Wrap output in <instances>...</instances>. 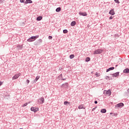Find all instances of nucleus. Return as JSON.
<instances>
[{
    "instance_id": "36",
    "label": "nucleus",
    "mask_w": 129,
    "mask_h": 129,
    "mask_svg": "<svg viewBox=\"0 0 129 129\" xmlns=\"http://www.w3.org/2000/svg\"><path fill=\"white\" fill-rule=\"evenodd\" d=\"M97 103H98V102H97V101H94V104H97Z\"/></svg>"
},
{
    "instance_id": "2",
    "label": "nucleus",
    "mask_w": 129,
    "mask_h": 129,
    "mask_svg": "<svg viewBox=\"0 0 129 129\" xmlns=\"http://www.w3.org/2000/svg\"><path fill=\"white\" fill-rule=\"evenodd\" d=\"M103 51V50L98 49L94 51V55L101 54V53H102Z\"/></svg>"
},
{
    "instance_id": "32",
    "label": "nucleus",
    "mask_w": 129,
    "mask_h": 129,
    "mask_svg": "<svg viewBox=\"0 0 129 129\" xmlns=\"http://www.w3.org/2000/svg\"><path fill=\"white\" fill-rule=\"evenodd\" d=\"M53 38V37H52V36H48V39H49V40H51Z\"/></svg>"
},
{
    "instance_id": "1",
    "label": "nucleus",
    "mask_w": 129,
    "mask_h": 129,
    "mask_svg": "<svg viewBox=\"0 0 129 129\" xmlns=\"http://www.w3.org/2000/svg\"><path fill=\"white\" fill-rule=\"evenodd\" d=\"M38 38H39V35L31 36L30 38L27 39V42H34V41H36V39H38Z\"/></svg>"
},
{
    "instance_id": "18",
    "label": "nucleus",
    "mask_w": 129,
    "mask_h": 129,
    "mask_svg": "<svg viewBox=\"0 0 129 129\" xmlns=\"http://www.w3.org/2000/svg\"><path fill=\"white\" fill-rule=\"evenodd\" d=\"M55 11L56 12V13H59V12H61V8L58 7V8H56L55 10Z\"/></svg>"
},
{
    "instance_id": "26",
    "label": "nucleus",
    "mask_w": 129,
    "mask_h": 129,
    "mask_svg": "<svg viewBox=\"0 0 129 129\" xmlns=\"http://www.w3.org/2000/svg\"><path fill=\"white\" fill-rule=\"evenodd\" d=\"M105 79H106V80H110V77H109V76H106Z\"/></svg>"
},
{
    "instance_id": "12",
    "label": "nucleus",
    "mask_w": 129,
    "mask_h": 129,
    "mask_svg": "<svg viewBox=\"0 0 129 129\" xmlns=\"http://www.w3.org/2000/svg\"><path fill=\"white\" fill-rule=\"evenodd\" d=\"M123 73H125L126 74H127V73H129V69L128 68H126V69H124L123 71Z\"/></svg>"
},
{
    "instance_id": "34",
    "label": "nucleus",
    "mask_w": 129,
    "mask_h": 129,
    "mask_svg": "<svg viewBox=\"0 0 129 129\" xmlns=\"http://www.w3.org/2000/svg\"><path fill=\"white\" fill-rule=\"evenodd\" d=\"M20 3H25V0H20Z\"/></svg>"
},
{
    "instance_id": "39",
    "label": "nucleus",
    "mask_w": 129,
    "mask_h": 129,
    "mask_svg": "<svg viewBox=\"0 0 129 129\" xmlns=\"http://www.w3.org/2000/svg\"><path fill=\"white\" fill-rule=\"evenodd\" d=\"M127 93H128V96H129V89H128L127 90Z\"/></svg>"
},
{
    "instance_id": "27",
    "label": "nucleus",
    "mask_w": 129,
    "mask_h": 129,
    "mask_svg": "<svg viewBox=\"0 0 129 129\" xmlns=\"http://www.w3.org/2000/svg\"><path fill=\"white\" fill-rule=\"evenodd\" d=\"M70 103V102H68V101H64V105H66L67 104H69Z\"/></svg>"
},
{
    "instance_id": "38",
    "label": "nucleus",
    "mask_w": 129,
    "mask_h": 129,
    "mask_svg": "<svg viewBox=\"0 0 129 129\" xmlns=\"http://www.w3.org/2000/svg\"><path fill=\"white\" fill-rule=\"evenodd\" d=\"M3 85V82L0 81V86H2Z\"/></svg>"
},
{
    "instance_id": "5",
    "label": "nucleus",
    "mask_w": 129,
    "mask_h": 129,
    "mask_svg": "<svg viewBox=\"0 0 129 129\" xmlns=\"http://www.w3.org/2000/svg\"><path fill=\"white\" fill-rule=\"evenodd\" d=\"M68 86H69L68 83H65L64 84H62L61 85V87L62 88H68Z\"/></svg>"
},
{
    "instance_id": "44",
    "label": "nucleus",
    "mask_w": 129,
    "mask_h": 129,
    "mask_svg": "<svg viewBox=\"0 0 129 129\" xmlns=\"http://www.w3.org/2000/svg\"><path fill=\"white\" fill-rule=\"evenodd\" d=\"M96 75H97V74H96Z\"/></svg>"
},
{
    "instance_id": "13",
    "label": "nucleus",
    "mask_w": 129,
    "mask_h": 129,
    "mask_svg": "<svg viewBox=\"0 0 129 129\" xmlns=\"http://www.w3.org/2000/svg\"><path fill=\"white\" fill-rule=\"evenodd\" d=\"M111 70H114V67H111L106 70V72H109V71H111Z\"/></svg>"
},
{
    "instance_id": "3",
    "label": "nucleus",
    "mask_w": 129,
    "mask_h": 129,
    "mask_svg": "<svg viewBox=\"0 0 129 129\" xmlns=\"http://www.w3.org/2000/svg\"><path fill=\"white\" fill-rule=\"evenodd\" d=\"M20 76H21V73H19L13 76L12 78V80H16V79H18V77H20Z\"/></svg>"
},
{
    "instance_id": "8",
    "label": "nucleus",
    "mask_w": 129,
    "mask_h": 129,
    "mask_svg": "<svg viewBox=\"0 0 129 129\" xmlns=\"http://www.w3.org/2000/svg\"><path fill=\"white\" fill-rule=\"evenodd\" d=\"M104 93H106L107 95H108V96H110L111 95V91H110V90H108V91L104 90Z\"/></svg>"
},
{
    "instance_id": "7",
    "label": "nucleus",
    "mask_w": 129,
    "mask_h": 129,
    "mask_svg": "<svg viewBox=\"0 0 129 129\" xmlns=\"http://www.w3.org/2000/svg\"><path fill=\"white\" fill-rule=\"evenodd\" d=\"M124 104L123 103H119L115 105V107H123Z\"/></svg>"
},
{
    "instance_id": "20",
    "label": "nucleus",
    "mask_w": 129,
    "mask_h": 129,
    "mask_svg": "<svg viewBox=\"0 0 129 129\" xmlns=\"http://www.w3.org/2000/svg\"><path fill=\"white\" fill-rule=\"evenodd\" d=\"M42 19H43V17L39 16L37 18L36 20L37 21H41Z\"/></svg>"
},
{
    "instance_id": "33",
    "label": "nucleus",
    "mask_w": 129,
    "mask_h": 129,
    "mask_svg": "<svg viewBox=\"0 0 129 129\" xmlns=\"http://www.w3.org/2000/svg\"><path fill=\"white\" fill-rule=\"evenodd\" d=\"M26 82H27V84H29L30 83V80H27Z\"/></svg>"
},
{
    "instance_id": "11",
    "label": "nucleus",
    "mask_w": 129,
    "mask_h": 129,
    "mask_svg": "<svg viewBox=\"0 0 129 129\" xmlns=\"http://www.w3.org/2000/svg\"><path fill=\"white\" fill-rule=\"evenodd\" d=\"M113 77H117V76H119V72L115 73L112 74Z\"/></svg>"
},
{
    "instance_id": "17",
    "label": "nucleus",
    "mask_w": 129,
    "mask_h": 129,
    "mask_svg": "<svg viewBox=\"0 0 129 129\" xmlns=\"http://www.w3.org/2000/svg\"><path fill=\"white\" fill-rule=\"evenodd\" d=\"M78 108L79 109H85V107H83V105H79Z\"/></svg>"
},
{
    "instance_id": "37",
    "label": "nucleus",
    "mask_w": 129,
    "mask_h": 129,
    "mask_svg": "<svg viewBox=\"0 0 129 129\" xmlns=\"http://www.w3.org/2000/svg\"><path fill=\"white\" fill-rule=\"evenodd\" d=\"M61 80H63V81L66 80V79H63V78L61 79Z\"/></svg>"
},
{
    "instance_id": "45",
    "label": "nucleus",
    "mask_w": 129,
    "mask_h": 129,
    "mask_svg": "<svg viewBox=\"0 0 129 129\" xmlns=\"http://www.w3.org/2000/svg\"><path fill=\"white\" fill-rule=\"evenodd\" d=\"M96 75H97V74H96Z\"/></svg>"
},
{
    "instance_id": "21",
    "label": "nucleus",
    "mask_w": 129,
    "mask_h": 129,
    "mask_svg": "<svg viewBox=\"0 0 129 129\" xmlns=\"http://www.w3.org/2000/svg\"><path fill=\"white\" fill-rule=\"evenodd\" d=\"M62 78H63V76L62 75V74H60L59 76H58V79H59V80H61Z\"/></svg>"
},
{
    "instance_id": "24",
    "label": "nucleus",
    "mask_w": 129,
    "mask_h": 129,
    "mask_svg": "<svg viewBox=\"0 0 129 129\" xmlns=\"http://www.w3.org/2000/svg\"><path fill=\"white\" fill-rule=\"evenodd\" d=\"M63 34H67V33H68V30H67V29H64L63 30Z\"/></svg>"
},
{
    "instance_id": "29",
    "label": "nucleus",
    "mask_w": 129,
    "mask_h": 129,
    "mask_svg": "<svg viewBox=\"0 0 129 129\" xmlns=\"http://www.w3.org/2000/svg\"><path fill=\"white\" fill-rule=\"evenodd\" d=\"M115 3H116V4H119V1L118 0H114Z\"/></svg>"
},
{
    "instance_id": "14",
    "label": "nucleus",
    "mask_w": 129,
    "mask_h": 129,
    "mask_svg": "<svg viewBox=\"0 0 129 129\" xmlns=\"http://www.w3.org/2000/svg\"><path fill=\"white\" fill-rule=\"evenodd\" d=\"M32 3H33V1H32V0H26L25 4H32Z\"/></svg>"
},
{
    "instance_id": "41",
    "label": "nucleus",
    "mask_w": 129,
    "mask_h": 129,
    "mask_svg": "<svg viewBox=\"0 0 129 129\" xmlns=\"http://www.w3.org/2000/svg\"><path fill=\"white\" fill-rule=\"evenodd\" d=\"M118 66V65H116L115 67H117Z\"/></svg>"
},
{
    "instance_id": "10",
    "label": "nucleus",
    "mask_w": 129,
    "mask_h": 129,
    "mask_svg": "<svg viewBox=\"0 0 129 129\" xmlns=\"http://www.w3.org/2000/svg\"><path fill=\"white\" fill-rule=\"evenodd\" d=\"M109 15H111V16H114V15H115V12H114V10L111 9L109 12Z\"/></svg>"
},
{
    "instance_id": "42",
    "label": "nucleus",
    "mask_w": 129,
    "mask_h": 129,
    "mask_svg": "<svg viewBox=\"0 0 129 129\" xmlns=\"http://www.w3.org/2000/svg\"><path fill=\"white\" fill-rule=\"evenodd\" d=\"M110 79H111V80H112V78L110 79Z\"/></svg>"
},
{
    "instance_id": "4",
    "label": "nucleus",
    "mask_w": 129,
    "mask_h": 129,
    "mask_svg": "<svg viewBox=\"0 0 129 129\" xmlns=\"http://www.w3.org/2000/svg\"><path fill=\"white\" fill-rule=\"evenodd\" d=\"M38 102H39L40 104H43L45 102V99L43 97H41L40 99L38 100Z\"/></svg>"
},
{
    "instance_id": "28",
    "label": "nucleus",
    "mask_w": 129,
    "mask_h": 129,
    "mask_svg": "<svg viewBox=\"0 0 129 129\" xmlns=\"http://www.w3.org/2000/svg\"><path fill=\"white\" fill-rule=\"evenodd\" d=\"M27 105H28V103H26L22 105V107H25V106H27Z\"/></svg>"
},
{
    "instance_id": "43",
    "label": "nucleus",
    "mask_w": 129,
    "mask_h": 129,
    "mask_svg": "<svg viewBox=\"0 0 129 129\" xmlns=\"http://www.w3.org/2000/svg\"><path fill=\"white\" fill-rule=\"evenodd\" d=\"M110 114H112V113H110Z\"/></svg>"
},
{
    "instance_id": "23",
    "label": "nucleus",
    "mask_w": 129,
    "mask_h": 129,
    "mask_svg": "<svg viewBox=\"0 0 129 129\" xmlns=\"http://www.w3.org/2000/svg\"><path fill=\"white\" fill-rule=\"evenodd\" d=\"M74 57H75V55H74V54H71L70 55V59H73V58H74Z\"/></svg>"
},
{
    "instance_id": "15",
    "label": "nucleus",
    "mask_w": 129,
    "mask_h": 129,
    "mask_svg": "<svg viewBox=\"0 0 129 129\" xmlns=\"http://www.w3.org/2000/svg\"><path fill=\"white\" fill-rule=\"evenodd\" d=\"M39 79H40V76H37L36 77L35 80L34 81V82L35 83H36V82H37V81H38V80H39Z\"/></svg>"
},
{
    "instance_id": "35",
    "label": "nucleus",
    "mask_w": 129,
    "mask_h": 129,
    "mask_svg": "<svg viewBox=\"0 0 129 129\" xmlns=\"http://www.w3.org/2000/svg\"><path fill=\"white\" fill-rule=\"evenodd\" d=\"M115 37H116V38H118V37H119V36L118 35V34H115Z\"/></svg>"
},
{
    "instance_id": "19",
    "label": "nucleus",
    "mask_w": 129,
    "mask_h": 129,
    "mask_svg": "<svg viewBox=\"0 0 129 129\" xmlns=\"http://www.w3.org/2000/svg\"><path fill=\"white\" fill-rule=\"evenodd\" d=\"M102 113H105L106 112V109H102L100 111Z\"/></svg>"
},
{
    "instance_id": "16",
    "label": "nucleus",
    "mask_w": 129,
    "mask_h": 129,
    "mask_svg": "<svg viewBox=\"0 0 129 129\" xmlns=\"http://www.w3.org/2000/svg\"><path fill=\"white\" fill-rule=\"evenodd\" d=\"M75 25H76V21H72L71 23V26H72V27H74V26H75Z\"/></svg>"
},
{
    "instance_id": "25",
    "label": "nucleus",
    "mask_w": 129,
    "mask_h": 129,
    "mask_svg": "<svg viewBox=\"0 0 129 129\" xmlns=\"http://www.w3.org/2000/svg\"><path fill=\"white\" fill-rule=\"evenodd\" d=\"M42 42H43V40H42V39H39L37 42V44L39 45V44H40V43H42Z\"/></svg>"
},
{
    "instance_id": "6",
    "label": "nucleus",
    "mask_w": 129,
    "mask_h": 129,
    "mask_svg": "<svg viewBox=\"0 0 129 129\" xmlns=\"http://www.w3.org/2000/svg\"><path fill=\"white\" fill-rule=\"evenodd\" d=\"M31 110L32 111H34V112H36V111H39V108L36 107H32L31 108Z\"/></svg>"
},
{
    "instance_id": "22",
    "label": "nucleus",
    "mask_w": 129,
    "mask_h": 129,
    "mask_svg": "<svg viewBox=\"0 0 129 129\" xmlns=\"http://www.w3.org/2000/svg\"><path fill=\"white\" fill-rule=\"evenodd\" d=\"M85 61L86 62H89V61H90V57H86Z\"/></svg>"
},
{
    "instance_id": "31",
    "label": "nucleus",
    "mask_w": 129,
    "mask_h": 129,
    "mask_svg": "<svg viewBox=\"0 0 129 129\" xmlns=\"http://www.w3.org/2000/svg\"><path fill=\"white\" fill-rule=\"evenodd\" d=\"M114 17V16H110L109 18V20H112V19H113Z\"/></svg>"
},
{
    "instance_id": "40",
    "label": "nucleus",
    "mask_w": 129,
    "mask_h": 129,
    "mask_svg": "<svg viewBox=\"0 0 129 129\" xmlns=\"http://www.w3.org/2000/svg\"><path fill=\"white\" fill-rule=\"evenodd\" d=\"M20 48H21L22 49L23 48V47L20 46Z\"/></svg>"
},
{
    "instance_id": "9",
    "label": "nucleus",
    "mask_w": 129,
    "mask_h": 129,
    "mask_svg": "<svg viewBox=\"0 0 129 129\" xmlns=\"http://www.w3.org/2000/svg\"><path fill=\"white\" fill-rule=\"evenodd\" d=\"M79 15H80V16H83V17H86L87 13L86 12H79Z\"/></svg>"
},
{
    "instance_id": "30",
    "label": "nucleus",
    "mask_w": 129,
    "mask_h": 129,
    "mask_svg": "<svg viewBox=\"0 0 129 129\" xmlns=\"http://www.w3.org/2000/svg\"><path fill=\"white\" fill-rule=\"evenodd\" d=\"M96 108H97V107H95L92 109V111H94V110H95Z\"/></svg>"
}]
</instances>
